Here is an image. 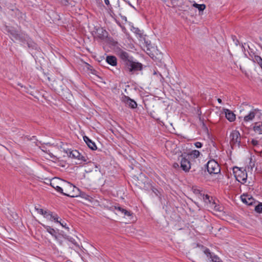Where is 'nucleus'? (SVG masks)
I'll return each mask as SVG.
<instances>
[{
  "mask_svg": "<svg viewBox=\"0 0 262 262\" xmlns=\"http://www.w3.org/2000/svg\"><path fill=\"white\" fill-rule=\"evenodd\" d=\"M105 62L112 66H116L117 64V59L115 56L107 55L106 57Z\"/></svg>",
  "mask_w": 262,
  "mask_h": 262,
  "instance_id": "14",
  "label": "nucleus"
},
{
  "mask_svg": "<svg viewBox=\"0 0 262 262\" xmlns=\"http://www.w3.org/2000/svg\"><path fill=\"white\" fill-rule=\"evenodd\" d=\"M192 6L199 10L200 13L202 12L206 8V5L204 4H198L196 3H194Z\"/></svg>",
  "mask_w": 262,
  "mask_h": 262,
  "instance_id": "19",
  "label": "nucleus"
},
{
  "mask_svg": "<svg viewBox=\"0 0 262 262\" xmlns=\"http://www.w3.org/2000/svg\"><path fill=\"white\" fill-rule=\"evenodd\" d=\"M40 148L41 149V150H42L43 151L45 152V150L44 149V147H40Z\"/></svg>",
  "mask_w": 262,
  "mask_h": 262,
  "instance_id": "45",
  "label": "nucleus"
},
{
  "mask_svg": "<svg viewBox=\"0 0 262 262\" xmlns=\"http://www.w3.org/2000/svg\"><path fill=\"white\" fill-rule=\"evenodd\" d=\"M87 69L91 71V73L93 74H94V72H96V71L93 69V67L89 64H87Z\"/></svg>",
  "mask_w": 262,
  "mask_h": 262,
  "instance_id": "33",
  "label": "nucleus"
},
{
  "mask_svg": "<svg viewBox=\"0 0 262 262\" xmlns=\"http://www.w3.org/2000/svg\"><path fill=\"white\" fill-rule=\"evenodd\" d=\"M241 198L242 202L248 205H252L255 203L254 199L248 194H243L241 195Z\"/></svg>",
  "mask_w": 262,
  "mask_h": 262,
  "instance_id": "10",
  "label": "nucleus"
},
{
  "mask_svg": "<svg viewBox=\"0 0 262 262\" xmlns=\"http://www.w3.org/2000/svg\"><path fill=\"white\" fill-rule=\"evenodd\" d=\"M233 172L236 180L243 184L246 182L247 179V173L245 169H243L242 168L234 167L233 168Z\"/></svg>",
  "mask_w": 262,
  "mask_h": 262,
  "instance_id": "3",
  "label": "nucleus"
},
{
  "mask_svg": "<svg viewBox=\"0 0 262 262\" xmlns=\"http://www.w3.org/2000/svg\"><path fill=\"white\" fill-rule=\"evenodd\" d=\"M251 143L254 146H257L259 144V142L257 140L253 139L251 141Z\"/></svg>",
  "mask_w": 262,
  "mask_h": 262,
  "instance_id": "32",
  "label": "nucleus"
},
{
  "mask_svg": "<svg viewBox=\"0 0 262 262\" xmlns=\"http://www.w3.org/2000/svg\"><path fill=\"white\" fill-rule=\"evenodd\" d=\"M205 197H206V199H209V196L207 194L206 195Z\"/></svg>",
  "mask_w": 262,
  "mask_h": 262,
  "instance_id": "46",
  "label": "nucleus"
},
{
  "mask_svg": "<svg viewBox=\"0 0 262 262\" xmlns=\"http://www.w3.org/2000/svg\"><path fill=\"white\" fill-rule=\"evenodd\" d=\"M150 189L152 191L156 194V196H159V194L160 193V191L156 188H155L152 186H150Z\"/></svg>",
  "mask_w": 262,
  "mask_h": 262,
  "instance_id": "26",
  "label": "nucleus"
},
{
  "mask_svg": "<svg viewBox=\"0 0 262 262\" xmlns=\"http://www.w3.org/2000/svg\"><path fill=\"white\" fill-rule=\"evenodd\" d=\"M231 38H232L233 41H234L235 45L236 46H237L239 45V42L238 40L237 39L235 35H232Z\"/></svg>",
  "mask_w": 262,
  "mask_h": 262,
  "instance_id": "28",
  "label": "nucleus"
},
{
  "mask_svg": "<svg viewBox=\"0 0 262 262\" xmlns=\"http://www.w3.org/2000/svg\"><path fill=\"white\" fill-rule=\"evenodd\" d=\"M41 225L43 227V228L47 230V231L52 236H53L55 238H57L56 237V234L57 232L56 231L52 228L51 227L47 225H45L44 224H41Z\"/></svg>",
  "mask_w": 262,
  "mask_h": 262,
  "instance_id": "16",
  "label": "nucleus"
},
{
  "mask_svg": "<svg viewBox=\"0 0 262 262\" xmlns=\"http://www.w3.org/2000/svg\"><path fill=\"white\" fill-rule=\"evenodd\" d=\"M59 217H58L57 214L53 215V216L52 217V221L54 220L55 222L58 223L60 224V222H61L60 221L58 220Z\"/></svg>",
  "mask_w": 262,
  "mask_h": 262,
  "instance_id": "30",
  "label": "nucleus"
},
{
  "mask_svg": "<svg viewBox=\"0 0 262 262\" xmlns=\"http://www.w3.org/2000/svg\"><path fill=\"white\" fill-rule=\"evenodd\" d=\"M124 211L121 213V215H124L125 216H130L132 215V213L130 212V211H129L125 209H124Z\"/></svg>",
  "mask_w": 262,
  "mask_h": 262,
  "instance_id": "27",
  "label": "nucleus"
},
{
  "mask_svg": "<svg viewBox=\"0 0 262 262\" xmlns=\"http://www.w3.org/2000/svg\"><path fill=\"white\" fill-rule=\"evenodd\" d=\"M253 58V61L256 62L260 66L262 64V58L258 55H254Z\"/></svg>",
  "mask_w": 262,
  "mask_h": 262,
  "instance_id": "21",
  "label": "nucleus"
},
{
  "mask_svg": "<svg viewBox=\"0 0 262 262\" xmlns=\"http://www.w3.org/2000/svg\"><path fill=\"white\" fill-rule=\"evenodd\" d=\"M173 166L174 167H179V164L178 163H175L173 164Z\"/></svg>",
  "mask_w": 262,
  "mask_h": 262,
  "instance_id": "43",
  "label": "nucleus"
},
{
  "mask_svg": "<svg viewBox=\"0 0 262 262\" xmlns=\"http://www.w3.org/2000/svg\"><path fill=\"white\" fill-rule=\"evenodd\" d=\"M255 211L259 213H262V203H259L255 206Z\"/></svg>",
  "mask_w": 262,
  "mask_h": 262,
  "instance_id": "23",
  "label": "nucleus"
},
{
  "mask_svg": "<svg viewBox=\"0 0 262 262\" xmlns=\"http://www.w3.org/2000/svg\"><path fill=\"white\" fill-rule=\"evenodd\" d=\"M53 213L51 211H45L43 215L47 219L52 221V217L53 216Z\"/></svg>",
  "mask_w": 262,
  "mask_h": 262,
  "instance_id": "22",
  "label": "nucleus"
},
{
  "mask_svg": "<svg viewBox=\"0 0 262 262\" xmlns=\"http://www.w3.org/2000/svg\"><path fill=\"white\" fill-rule=\"evenodd\" d=\"M104 3L107 6L110 5L109 0H104Z\"/></svg>",
  "mask_w": 262,
  "mask_h": 262,
  "instance_id": "40",
  "label": "nucleus"
},
{
  "mask_svg": "<svg viewBox=\"0 0 262 262\" xmlns=\"http://www.w3.org/2000/svg\"><path fill=\"white\" fill-rule=\"evenodd\" d=\"M223 112L225 113L226 118L230 122H233L235 119V115L227 108H224Z\"/></svg>",
  "mask_w": 262,
  "mask_h": 262,
  "instance_id": "11",
  "label": "nucleus"
},
{
  "mask_svg": "<svg viewBox=\"0 0 262 262\" xmlns=\"http://www.w3.org/2000/svg\"><path fill=\"white\" fill-rule=\"evenodd\" d=\"M96 33L97 36L102 40H104L108 37V32L102 28L97 29Z\"/></svg>",
  "mask_w": 262,
  "mask_h": 262,
  "instance_id": "12",
  "label": "nucleus"
},
{
  "mask_svg": "<svg viewBox=\"0 0 262 262\" xmlns=\"http://www.w3.org/2000/svg\"><path fill=\"white\" fill-rule=\"evenodd\" d=\"M133 29L135 30L134 32L135 33H136L137 34H139L140 36L141 35V31L139 29H138V28H134Z\"/></svg>",
  "mask_w": 262,
  "mask_h": 262,
  "instance_id": "35",
  "label": "nucleus"
},
{
  "mask_svg": "<svg viewBox=\"0 0 262 262\" xmlns=\"http://www.w3.org/2000/svg\"><path fill=\"white\" fill-rule=\"evenodd\" d=\"M59 3L63 6H68L70 4L68 0H59Z\"/></svg>",
  "mask_w": 262,
  "mask_h": 262,
  "instance_id": "29",
  "label": "nucleus"
},
{
  "mask_svg": "<svg viewBox=\"0 0 262 262\" xmlns=\"http://www.w3.org/2000/svg\"><path fill=\"white\" fill-rule=\"evenodd\" d=\"M69 236H66V238H69Z\"/></svg>",
  "mask_w": 262,
  "mask_h": 262,
  "instance_id": "49",
  "label": "nucleus"
},
{
  "mask_svg": "<svg viewBox=\"0 0 262 262\" xmlns=\"http://www.w3.org/2000/svg\"><path fill=\"white\" fill-rule=\"evenodd\" d=\"M60 224L62 227L67 229L68 231L69 230V228L66 226V223H64V222H60Z\"/></svg>",
  "mask_w": 262,
  "mask_h": 262,
  "instance_id": "36",
  "label": "nucleus"
},
{
  "mask_svg": "<svg viewBox=\"0 0 262 262\" xmlns=\"http://www.w3.org/2000/svg\"><path fill=\"white\" fill-rule=\"evenodd\" d=\"M35 210L37 211V212L41 215H43L45 210L41 208H38L36 207H35Z\"/></svg>",
  "mask_w": 262,
  "mask_h": 262,
  "instance_id": "31",
  "label": "nucleus"
},
{
  "mask_svg": "<svg viewBox=\"0 0 262 262\" xmlns=\"http://www.w3.org/2000/svg\"><path fill=\"white\" fill-rule=\"evenodd\" d=\"M260 113V110L258 108H254L253 107H252V108L248 113V114L244 117V120L245 122H249L252 121L257 114Z\"/></svg>",
  "mask_w": 262,
  "mask_h": 262,
  "instance_id": "9",
  "label": "nucleus"
},
{
  "mask_svg": "<svg viewBox=\"0 0 262 262\" xmlns=\"http://www.w3.org/2000/svg\"><path fill=\"white\" fill-rule=\"evenodd\" d=\"M180 161L181 167L185 172H188L191 168V163L190 161L184 156L183 155H181L179 158Z\"/></svg>",
  "mask_w": 262,
  "mask_h": 262,
  "instance_id": "6",
  "label": "nucleus"
},
{
  "mask_svg": "<svg viewBox=\"0 0 262 262\" xmlns=\"http://www.w3.org/2000/svg\"><path fill=\"white\" fill-rule=\"evenodd\" d=\"M115 210L117 211L118 213L121 214V213L123 212L124 210V208H122L120 206H114Z\"/></svg>",
  "mask_w": 262,
  "mask_h": 262,
  "instance_id": "25",
  "label": "nucleus"
},
{
  "mask_svg": "<svg viewBox=\"0 0 262 262\" xmlns=\"http://www.w3.org/2000/svg\"><path fill=\"white\" fill-rule=\"evenodd\" d=\"M206 167L210 174H217L220 171L219 164L214 160L209 161L206 164Z\"/></svg>",
  "mask_w": 262,
  "mask_h": 262,
  "instance_id": "5",
  "label": "nucleus"
},
{
  "mask_svg": "<svg viewBox=\"0 0 262 262\" xmlns=\"http://www.w3.org/2000/svg\"><path fill=\"white\" fill-rule=\"evenodd\" d=\"M253 130L258 134H262V122H255L253 126Z\"/></svg>",
  "mask_w": 262,
  "mask_h": 262,
  "instance_id": "17",
  "label": "nucleus"
},
{
  "mask_svg": "<svg viewBox=\"0 0 262 262\" xmlns=\"http://www.w3.org/2000/svg\"><path fill=\"white\" fill-rule=\"evenodd\" d=\"M69 157L77 159L78 157H79L80 153L77 150H74L70 151L68 154Z\"/></svg>",
  "mask_w": 262,
  "mask_h": 262,
  "instance_id": "20",
  "label": "nucleus"
},
{
  "mask_svg": "<svg viewBox=\"0 0 262 262\" xmlns=\"http://www.w3.org/2000/svg\"><path fill=\"white\" fill-rule=\"evenodd\" d=\"M77 159L81 161L79 162L78 164H81L82 162H86L88 160V158L86 156L82 155L80 153L79 157H78L77 158Z\"/></svg>",
  "mask_w": 262,
  "mask_h": 262,
  "instance_id": "24",
  "label": "nucleus"
},
{
  "mask_svg": "<svg viewBox=\"0 0 262 262\" xmlns=\"http://www.w3.org/2000/svg\"><path fill=\"white\" fill-rule=\"evenodd\" d=\"M6 30L14 39L21 42L23 45H27L30 50H38L39 48L37 44L27 34L18 33L11 27H6Z\"/></svg>",
  "mask_w": 262,
  "mask_h": 262,
  "instance_id": "2",
  "label": "nucleus"
},
{
  "mask_svg": "<svg viewBox=\"0 0 262 262\" xmlns=\"http://www.w3.org/2000/svg\"><path fill=\"white\" fill-rule=\"evenodd\" d=\"M217 101H218V102L219 103H222V101L221 99H220V98H218L217 99Z\"/></svg>",
  "mask_w": 262,
  "mask_h": 262,
  "instance_id": "42",
  "label": "nucleus"
},
{
  "mask_svg": "<svg viewBox=\"0 0 262 262\" xmlns=\"http://www.w3.org/2000/svg\"><path fill=\"white\" fill-rule=\"evenodd\" d=\"M69 185L70 186V187L72 188H75V186H74L73 185H72L70 183H69Z\"/></svg>",
  "mask_w": 262,
  "mask_h": 262,
  "instance_id": "44",
  "label": "nucleus"
},
{
  "mask_svg": "<svg viewBox=\"0 0 262 262\" xmlns=\"http://www.w3.org/2000/svg\"><path fill=\"white\" fill-rule=\"evenodd\" d=\"M147 51H149L147 52V53L149 55V56H150L152 58H154V55L150 53V50L148 48H147Z\"/></svg>",
  "mask_w": 262,
  "mask_h": 262,
  "instance_id": "38",
  "label": "nucleus"
},
{
  "mask_svg": "<svg viewBox=\"0 0 262 262\" xmlns=\"http://www.w3.org/2000/svg\"><path fill=\"white\" fill-rule=\"evenodd\" d=\"M118 56L122 60L126 71L131 73H134L143 69V64L139 62L134 60V58L129 54L120 50L118 53Z\"/></svg>",
  "mask_w": 262,
  "mask_h": 262,
  "instance_id": "1",
  "label": "nucleus"
},
{
  "mask_svg": "<svg viewBox=\"0 0 262 262\" xmlns=\"http://www.w3.org/2000/svg\"><path fill=\"white\" fill-rule=\"evenodd\" d=\"M121 101L125 103L126 106L132 109L136 108L137 107V102L128 96L123 95L121 98Z\"/></svg>",
  "mask_w": 262,
  "mask_h": 262,
  "instance_id": "8",
  "label": "nucleus"
},
{
  "mask_svg": "<svg viewBox=\"0 0 262 262\" xmlns=\"http://www.w3.org/2000/svg\"><path fill=\"white\" fill-rule=\"evenodd\" d=\"M127 3L129 4V6L133 7V6L132 5V4L129 3V2H128Z\"/></svg>",
  "mask_w": 262,
  "mask_h": 262,
  "instance_id": "48",
  "label": "nucleus"
},
{
  "mask_svg": "<svg viewBox=\"0 0 262 262\" xmlns=\"http://www.w3.org/2000/svg\"><path fill=\"white\" fill-rule=\"evenodd\" d=\"M51 186L52 187L54 188L57 191L62 193L64 195L70 196V197H72V198L77 196L78 195V194H76L75 195H74V194L73 195H71L70 194H67L66 193L63 192V189H62V188L60 187V186L56 185L53 180L51 181Z\"/></svg>",
  "mask_w": 262,
  "mask_h": 262,
  "instance_id": "13",
  "label": "nucleus"
},
{
  "mask_svg": "<svg viewBox=\"0 0 262 262\" xmlns=\"http://www.w3.org/2000/svg\"><path fill=\"white\" fill-rule=\"evenodd\" d=\"M202 125H203V129L204 130H206L207 132H208V127H207V126L205 125V124L203 122L202 123Z\"/></svg>",
  "mask_w": 262,
  "mask_h": 262,
  "instance_id": "39",
  "label": "nucleus"
},
{
  "mask_svg": "<svg viewBox=\"0 0 262 262\" xmlns=\"http://www.w3.org/2000/svg\"><path fill=\"white\" fill-rule=\"evenodd\" d=\"M242 47L243 48H244V45H242Z\"/></svg>",
  "mask_w": 262,
  "mask_h": 262,
  "instance_id": "50",
  "label": "nucleus"
},
{
  "mask_svg": "<svg viewBox=\"0 0 262 262\" xmlns=\"http://www.w3.org/2000/svg\"><path fill=\"white\" fill-rule=\"evenodd\" d=\"M56 237H57V238H55L57 242H59V243L60 244V245H62V241L60 239V236L59 235H58L57 234H56Z\"/></svg>",
  "mask_w": 262,
  "mask_h": 262,
  "instance_id": "37",
  "label": "nucleus"
},
{
  "mask_svg": "<svg viewBox=\"0 0 262 262\" xmlns=\"http://www.w3.org/2000/svg\"><path fill=\"white\" fill-rule=\"evenodd\" d=\"M200 154L201 153L199 150L195 149L192 150L188 155L191 156L193 159H196L200 156Z\"/></svg>",
  "mask_w": 262,
  "mask_h": 262,
  "instance_id": "18",
  "label": "nucleus"
},
{
  "mask_svg": "<svg viewBox=\"0 0 262 262\" xmlns=\"http://www.w3.org/2000/svg\"><path fill=\"white\" fill-rule=\"evenodd\" d=\"M67 239H69V241L70 242H72V243H73V241H74V239L72 237H70V238H67Z\"/></svg>",
  "mask_w": 262,
  "mask_h": 262,
  "instance_id": "41",
  "label": "nucleus"
},
{
  "mask_svg": "<svg viewBox=\"0 0 262 262\" xmlns=\"http://www.w3.org/2000/svg\"><path fill=\"white\" fill-rule=\"evenodd\" d=\"M123 20H125V21H127L126 17L125 16H124L123 18Z\"/></svg>",
  "mask_w": 262,
  "mask_h": 262,
  "instance_id": "47",
  "label": "nucleus"
},
{
  "mask_svg": "<svg viewBox=\"0 0 262 262\" xmlns=\"http://www.w3.org/2000/svg\"><path fill=\"white\" fill-rule=\"evenodd\" d=\"M241 137L239 132L237 130H232L230 134V144L233 148L234 146H240Z\"/></svg>",
  "mask_w": 262,
  "mask_h": 262,
  "instance_id": "4",
  "label": "nucleus"
},
{
  "mask_svg": "<svg viewBox=\"0 0 262 262\" xmlns=\"http://www.w3.org/2000/svg\"><path fill=\"white\" fill-rule=\"evenodd\" d=\"M83 140L90 149L92 150H96L97 149V146L95 143L92 141L88 137L84 136L83 137Z\"/></svg>",
  "mask_w": 262,
  "mask_h": 262,
  "instance_id": "15",
  "label": "nucleus"
},
{
  "mask_svg": "<svg viewBox=\"0 0 262 262\" xmlns=\"http://www.w3.org/2000/svg\"><path fill=\"white\" fill-rule=\"evenodd\" d=\"M203 248L204 249L203 252L206 255L208 262H222L219 257L213 253L211 252L209 249L204 247Z\"/></svg>",
  "mask_w": 262,
  "mask_h": 262,
  "instance_id": "7",
  "label": "nucleus"
},
{
  "mask_svg": "<svg viewBox=\"0 0 262 262\" xmlns=\"http://www.w3.org/2000/svg\"><path fill=\"white\" fill-rule=\"evenodd\" d=\"M194 145L195 146L198 148H201L203 146V144L202 143L200 142H196L194 143Z\"/></svg>",
  "mask_w": 262,
  "mask_h": 262,
  "instance_id": "34",
  "label": "nucleus"
}]
</instances>
